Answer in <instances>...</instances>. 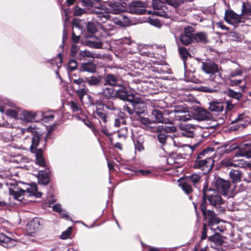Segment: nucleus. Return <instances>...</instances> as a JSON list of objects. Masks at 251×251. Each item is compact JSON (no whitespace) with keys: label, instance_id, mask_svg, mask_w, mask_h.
Instances as JSON below:
<instances>
[{"label":"nucleus","instance_id":"nucleus-57","mask_svg":"<svg viewBox=\"0 0 251 251\" xmlns=\"http://www.w3.org/2000/svg\"><path fill=\"white\" fill-rule=\"evenodd\" d=\"M71 109L73 112H78L79 111L80 108L79 105L74 101H71L70 104Z\"/></svg>","mask_w":251,"mask_h":251},{"label":"nucleus","instance_id":"nucleus-16","mask_svg":"<svg viewBox=\"0 0 251 251\" xmlns=\"http://www.w3.org/2000/svg\"><path fill=\"white\" fill-rule=\"evenodd\" d=\"M139 121L143 125L146 126L147 129L151 132H159L160 130L163 129L162 127L160 126H151V125L152 124V121L148 118L143 117H139Z\"/></svg>","mask_w":251,"mask_h":251},{"label":"nucleus","instance_id":"nucleus-56","mask_svg":"<svg viewBox=\"0 0 251 251\" xmlns=\"http://www.w3.org/2000/svg\"><path fill=\"white\" fill-rule=\"evenodd\" d=\"M207 228L206 227V225L205 224H203L202 229L201 231V240H203L207 238Z\"/></svg>","mask_w":251,"mask_h":251},{"label":"nucleus","instance_id":"nucleus-21","mask_svg":"<svg viewBox=\"0 0 251 251\" xmlns=\"http://www.w3.org/2000/svg\"><path fill=\"white\" fill-rule=\"evenodd\" d=\"M205 219H208V222L209 226H213L218 224L220 222V219L217 216L215 212L210 210H207V214L203 216Z\"/></svg>","mask_w":251,"mask_h":251},{"label":"nucleus","instance_id":"nucleus-36","mask_svg":"<svg viewBox=\"0 0 251 251\" xmlns=\"http://www.w3.org/2000/svg\"><path fill=\"white\" fill-rule=\"evenodd\" d=\"M179 186L181 189L187 194L192 192V188L188 183V181H182L179 183Z\"/></svg>","mask_w":251,"mask_h":251},{"label":"nucleus","instance_id":"nucleus-23","mask_svg":"<svg viewBox=\"0 0 251 251\" xmlns=\"http://www.w3.org/2000/svg\"><path fill=\"white\" fill-rule=\"evenodd\" d=\"M242 172L239 169H231L229 172V176L233 183L239 182L242 178Z\"/></svg>","mask_w":251,"mask_h":251},{"label":"nucleus","instance_id":"nucleus-1","mask_svg":"<svg viewBox=\"0 0 251 251\" xmlns=\"http://www.w3.org/2000/svg\"><path fill=\"white\" fill-rule=\"evenodd\" d=\"M111 97L131 102L134 112L137 114H142L146 110V105L143 100L140 98H135L132 93L126 91L123 81L119 75H111Z\"/></svg>","mask_w":251,"mask_h":251},{"label":"nucleus","instance_id":"nucleus-4","mask_svg":"<svg viewBox=\"0 0 251 251\" xmlns=\"http://www.w3.org/2000/svg\"><path fill=\"white\" fill-rule=\"evenodd\" d=\"M209 151V149H205L201 152L198 154L194 165L195 168L201 170L203 174L209 172L214 165V160L211 156H207L205 158H202V157L207 154Z\"/></svg>","mask_w":251,"mask_h":251},{"label":"nucleus","instance_id":"nucleus-55","mask_svg":"<svg viewBox=\"0 0 251 251\" xmlns=\"http://www.w3.org/2000/svg\"><path fill=\"white\" fill-rule=\"evenodd\" d=\"M242 73L243 72L241 69H237L230 72L229 77L230 78H232L236 76H239L241 75Z\"/></svg>","mask_w":251,"mask_h":251},{"label":"nucleus","instance_id":"nucleus-9","mask_svg":"<svg viewBox=\"0 0 251 251\" xmlns=\"http://www.w3.org/2000/svg\"><path fill=\"white\" fill-rule=\"evenodd\" d=\"M144 3L141 1H135L130 2L128 5V10L129 13L136 14H144L146 10L144 8Z\"/></svg>","mask_w":251,"mask_h":251},{"label":"nucleus","instance_id":"nucleus-5","mask_svg":"<svg viewBox=\"0 0 251 251\" xmlns=\"http://www.w3.org/2000/svg\"><path fill=\"white\" fill-rule=\"evenodd\" d=\"M203 198L206 199L209 204L215 208H219L223 204V200L221 195L214 189L208 188L207 182H205L203 186Z\"/></svg>","mask_w":251,"mask_h":251},{"label":"nucleus","instance_id":"nucleus-47","mask_svg":"<svg viewBox=\"0 0 251 251\" xmlns=\"http://www.w3.org/2000/svg\"><path fill=\"white\" fill-rule=\"evenodd\" d=\"M157 137L159 142L162 144H164L167 140H168L170 138L171 139V137L162 133H158Z\"/></svg>","mask_w":251,"mask_h":251},{"label":"nucleus","instance_id":"nucleus-42","mask_svg":"<svg viewBox=\"0 0 251 251\" xmlns=\"http://www.w3.org/2000/svg\"><path fill=\"white\" fill-rule=\"evenodd\" d=\"M242 179L247 182H251V170H245L242 173Z\"/></svg>","mask_w":251,"mask_h":251},{"label":"nucleus","instance_id":"nucleus-20","mask_svg":"<svg viewBox=\"0 0 251 251\" xmlns=\"http://www.w3.org/2000/svg\"><path fill=\"white\" fill-rule=\"evenodd\" d=\"M224 103L221 101H212L209 102V109L210 111L218 114L223 111Z\"/></svg>","mask_w":251,"mask_h":251},{"label":"nucleus","instance_id":"nucleus-15","mask_svg":"<svg viewBox=\"0 0 251 251\" xmlns=\"http://www.w3.org/2000/svg\"><path fill=\"white\" fill-rule=\"evenodd\" d=\"M210 116L209 112L202 108H197L193 113L194 119L199 121L206 120Z\"/></svg>","mask_w":251,"mask_h":251},{"label":"nucleus","instance_id":"nucleus-14","mask_svg":"<svg viewBox=\"0 0 251 251\" xmlns=\"http://www.w3.org/2000/svg\"><path fill=\"white\" fill-rule=\"evenodd\" d=\"M165 110H161L156 108L152 111V118L154 120L155 122L165 124L170 123V120L164 117V116H167L164 114V111Z\"/></svg>","mask_w":251,"mask_h":251},{"label":"nucleus","instance_id":"nucleus-8","mask_svg":"<svg viewBox=\"0 0 251 251\" xmlns=\"http://www.w3.org/2000/svg\"><path fill=\"white\" fill-rule=\"evenodd\" d=\"M215 186L223 195H226L229 191L230 183L228 180L217 177L215 182Z\"/></svg>","mask_w":251,"mask_h":251},{"label":"nucleus","instance_id":"nucleus-61","mask_svg":"<svg viewBox=\"0 0 251 251\" xmlns=\"http://www.w3.org/2000/svg\"><path fill=\"white\" fill-rule=\"evenodd\" d=\"M97 113L98 115L100 118L101 121L104 123H105L106 122L105 114L100 111H99V110H98L97 111Z\"/></svg>","mask_w":251,"mask_h":251},{"label":"nucleus","instance_id":"nucleus-24","mask_svg":"<svg viewBox=\"0 0 251 251\" xmlns=\"http://www.w3.org/2000/svg\"><path fill=\"white\" fill-rule=\"evenodd\" d=\"M36 114L33 112L24 111L21 119L26 122L31 123L35 121Z\"/></svg>","mask_w":251,"mask_h":251},{"label":"nucleus","instance_id":"nucleus-6","mask_svg":"<svg viewBox=\"0 0 251 251\" xmlns=\"http://www.w3.org/2000/svg\"><path fill=\"white\" fill-rule=\"evenodd\" d=\"M186 107L182 105H176L173 109H167L164 111V114L169 115V118L172 120L178 121L179 117L182 116L185 113Z\"/></svg>","mask_w":251,"mask_h":251},{"label":"nucleus","instance_id":"nucleus-48","mask_svg":"<svg viewBox=\"0 0 251 251\" xmlns=\"http://www.w3.org/2000/svg\"><path fill=\"white\" fill-rule=\"evenodd\" d=\"M80 59L85 57H88L90 58H95L94 54L91 52L87 50L81 51L79 52Z\"/></svg>","mask_w":251,"mask_h":251},{"label":"nucleus","instance_id":"nucleus-30","mask_svg":"<svg viewBox=\"0 0 251 251\" xmlns=\"http://www.w3.org/2000/svg\"><path fill=\"white\" fill-rule=\"evenodd\" d=\"M201 177V176L200 175L194 173L187 176V181L192 183L194 185L197 186V185L199 184Z\"/></svg>","mask_w":251,"mask_h":251},{"label":"nucleus","instance_id":"nucleus-3","mask_svg":"<svg viewBox=\"0 0 251 251\" xmlns=\"http://www.w3.org/2000/svg\"><path fill=\"white\" fill-rule=\"evenodd\" d=\"M100 0H86V4L88 7L94 8V12L97 15L100 21L105 23L110 18V3L105 4L100 3Z\"/></svg>","mask_w":251,"mask_h":251},{"label":"nucleus","instance_id":"nucleus-22","mask_svg":"<svg viewBox=\"0 0 251 251\" xmlns=\"http://www.w3.org/2000/svg\"><path fill=\"white\" fill-rule=\"evenodd\" d=\"M247 148H240L235 153L236 156H243L247 158H251V145L245 144Z\"/></svg>","mask_w":251,"mask_h":251},{"label":"nucleus","instance_id":"nucleus-54","mask_svg":"<svg viewBox=\"0 0 251 251\" xmlns=\"http://www.w3.org/2000/svg\"><path fill=\"white\" fill-rule=\"evenodd\" d=\"M89 46L91 47L99 49L102 47V43L100 42L89 41Z\"/></svg>","mask_w":251,"mask_h":251},{"label":"nucleus","instance_id":"nucleus-62","mask_svg":"<svg viewBox=\"0 0 251 251\" xmlns=\"http://www.w3.org/2000/svg\"><path fill=\"white\" fill-rule=\"evenodd\" d=\"M7 114L8 115L10 116L11 117L14 118H17L18 116L17 112L12 109H9L7 111Z\"/></svg>","mask_w":251,"mask_h":251},{"label":"nucleus","instance_id":"nucleus-11","mask_svg":"<svg viewBox=\"0 0 251 251\" xmlns=\"http://www.w3.org/2000/svg\"><path fill=\"white\" fill-rule=\"evenodd\" d=\"M201 63V69L206 74L214 75L219 71L218 65L211 60H207Z\"/></svg>","mask_w":251,"mask_h":251},{"label":"nucleus","instance_id":"nucleus-46","mask_svg":"<svg viewBox=\"0 0 251 251\" xmlns=\"http://www.w3.org/2000/svg\"><path fill=\"white\" fill-rule=\"evenodd\" d=\"M233 167L243 168L246 165L244 159H233Z\"/></svg>","mask_w":251,"mask_h":251},{"label":"nucleus","instance_id":"nucleus-29","mask_svg":"<svg viewBox=\"0 0 251 251\" xmlns=\"http://www.w3.org/2000/svg\"><path fill=\"white\" fill-rule=\"evenodd\" d=\"M194 40L197 42L206 43L207 42V36L205 33L201 32L193 34Z\"/></svg>","mask_w":251,"mask_h":251},{"label":"nucleus","instance_id":"nucleus-51","mask_svg":"<svg viewBox=\"0 0 251 251\" xmlns=\"http://www.w3.org/2000/svg\"><path fill=\"white\" fill-rule=\"evenodd\" d=\"M77 63L74 60H70L68 63V68L70 71H73L76 69Z\"/></svg>","mask_w":251,"mask_h":251},{"label":"nucleus","instance_id":"nucleus-58","mask_svg":"<svg viewBox=\"0 0 251 251\" xmlns=\"http://www.w3.org/2000/svg\"><path fill=\"white\" fill-rule=\"evenodd\" d=\"M160 127H162L163 129L161 130H160L159 131H162L163 130H165L166 131H170V132H174L176 130V128L174 126H160Z\"/></svg>","mask_w":251,"mask_h":251},{"label":"nucleus","instance_id":"nucleus-41","mask_svg":"<svg viewBox=\"0 0 251 251\" xmlns=\"http://www.w3.org/2000/svg\"><path fill=\"white\" fill-rule=\"evenodd\" d=\"M179 118L180 119H179L178 121L186 122L191 120L192 119L193 117L190 114L189 111L186 107V110H185V113H184V114H183L182 116H180V117L179 116Z\"/></svg>","mask_w":251,"mask_h":251},{"label":"nucleus","instance_id":"nucleus-38","mask_svg":"<svg viewBox=\"0 0 251 251\" xmlns=\"http://www.w3.org/2000/svg\"><path fill=\"white\" fill-rule=\"evenodd\" d=\"M99 93L103 97V100L109 101L110 100V88L108 86L102 88L101 91Z\"/></svg>","mask_w":251,"mask_h":251},{"label":"nucleus","instance_id":"nucleus-59","mask_svg":"<svg viewBox=\"0 0 251 251\" xmlns=\"http://www.w3.org/2000/svg\"><path fill=\"white\" fill-rule=\"evenodd\" d=\"M78 50V47L76 45H73L71 50V54L72 57H75Z\"/></svg>","mask_w":251,"mask_h":251},{"label":"nucleus","instance_id":"nucleus-50","mask_svg":"<svg viewBox=\"0 0 251 251\" xmlns=\"http://www.w3.org/2000/svg\"><path fill=\"white\" fill-rule=\"evenodd\" d=\"M73 83L78 85V88L86 86V81L82 77H81L80 78H78L77 79H75Z\"/></svg>","mask_w":251,"mask_h":251},{"label":"nucleus","instance_id":"nucleus-49","mask_svg":"<svg viewBox=\"0 0 251 251\" xmlns=\"http://www.w3.org/2000/svg\"><path fill=\"white\" fill-rule=\"evenodd\" d=\"M167 161L168 164L174 166L175 167L177 166V165L179 164L177 160L175 159L173 155L169 156L167 158Z\"/></svg>","mask_w":251,"mask_h":251},{"label":"nucleus","instance_id":"nucleus-32","mask_svg":"<svg viewBox=\"0 0 251 251\" xmlns=\"http://www.w3.org/2000/svg\"><path fill=\"white\" fill-rule=\"evenodd\" d=\"M178 51L179 55L184 62V64L185 65V60L188 57L191 56V54L186 48L183 47H178Z\"/></svg>","mask_w":251,"mask_h":251},{"label":"nucleus","instance_id":"nucleus-52","mask_svg":"<svg viewBox=\"0 0 251 251\" xmlns=\"http://www.w3.org/2000/svg\"><path fill=\"white\" fill-rule=\"evenodd\" d=\"M155 105L157 108H160V110H165L164 108L167 107V104L163 100H158L155 102Z\"/></svg>","mask_w":251,"mask_h":251},{"label":"nucleus","instance_id":"nucleus-53","mask_svg":"<svg viewBox=\"0 0 251 251\" xmlns=\"http://www.w3.org/2000/svg\"><path fill=\"white\" fill-rule=\"evenodd\" d=\"M207 199H204L203 198V201L200 205L201 209L203 216H205L207 212V210H206V202L205 201Z\"/></svg>","mask_w":251,"mask_h":251},{"label":"nucleus","instance_id":"nucleus-25","mask_svg":"<svg viewBox=\"0 0 251 251\" xmlns=\"http://www.w3.org/2000/svg\"><path fill=\"white\" fill-rule=\"evenodd\" d=\"M208 240L216 246L222 245L223 243V240L219 233H215L213 235L209 236Z\"/></svg>","mask_w":251,"mask_h":251},{"label":"nucleus","instance_id":"nucleus-45","mask_svg":"<svg viewBox=\"0 0 251 251\" xmlns=\"http://www.w3.org/2000/svg\"><path fill=\"white\" fill-rule=\"evenodd\" d=\"M73 227L72 226L69 227L65 231H63L61 235V238L62 239H67L69 238L72 233Z\"/></svg>","mask_w":251,"mask_h":251},{"label":"nucleus","instance_id":"nucleus-2","mask_svg":"<svg viewBox=\"0 0 251 251\" xmlns=\"http://www.w3.org/2000/svg\"><path fill=\"white\" fill-rule=\"evenodd\" d=\"M126 4L120 0L113 1L111 2V22L119 26H124L126 25L128 19L123 15L120 14L126 9Z\"/></svg>","mask_w":251,"mask_h":251},{"label":"nucleus","instance_id":"nucleus-60","mask_svg":"<svg viewBox=\"0 0 251 251\" xmlns=\"http://www.w3.org/2000/svg\"><path fill=\"white\" fill-rule=\"evenodd\" d=\"M69 77L71 81L73 82L75 79H77L80 78L79 75L75 73H71L69 74Z\"/></svg>","mask_w":251,"mask_h":251},{"label":"nucleus","instance_id":"nucleus-63","mask_svg":"<svg viewBox=\"0 0 251 251\" xmlns=\"http://www.w3.org/2000/svg\"><path fill=\"white\" fill-rule=\"evenodd\" d=\"M201 90L202 92H209V93H213L214 92H215V90L213 88H210L209 87L207 86H203L201 88Z\"/></svg>","mask_w":251,"mask_h":251},{"label":"nucleus","instance_id":"nucleus-37","mask_svg":"<svg viewBox=\"0 0 251 251\" xmlns=\"http://www.w3.org/2000/svg\"><path fill=\"white\" fill-rule=\"evenodd\" d=\"M102 77L101 76H99L98 77L91 76L87 78V82L90 85H95L100 82H102Z\"/></svg>","mask_w":251,"mask_h":251},{"label":"nucleus","instance_id":"nucleus-17","mask_svg":"<svg viewBox=\"0 0 251 251\" xmlns=\"http://www.w3.org/2000/svg\"><path fill=\"white\" fill-rule=\"evenodd\" d=\"M196 128L194 125L184 124L180 126V129L182 131L181 134L187 137H193L194 131Z\"/></svg>","mask_w":251,"mask_h":251},{"label":"nucleus","instance_id":"nucleus-34","mask_svg":"<svg viewBox=\"0 0 251 251\" xmlns=\"http://www.w3.org/2000/svg\"><path fill=\"white\" fill-rule=\"evenodd\" d=\"M88 92V89L87 86L78 88L76 90V93L81 101H82L84 96L87 95Z\"/></svg>","mask_w":251,"mask_h":251},{"label":"nucleus","instance_id":"nucleus-39","mask_svg":"<svg viewBox=\"0 0 251 251\" xmlns=\"http://www.w3.org/2000/svg\"><path fill=\"white\" fill-rule=\"evenodd\" d=\"M227 95L230 98H234L237 100H240L242 95L241 93L235 92L231 89H228L227 91Z\"/></svg>","mask_w":251,"mask_h":251},{"label":"nucleus","instance_id":"nucleus-28","mask_svg":"<svg viewBox=\"0 0 251 251\" xmlns=\"http://www.w3.org/2000/svg\"><path fill=\"white\" fill-rule=\"evenodd\" d=\"M81 70L83 72L95 73L96 71V66L93 63L87 62L82 64L81 66Z\"/></svg>","mask_w":251,"mask_h":251},{"label":"nucleus","instance_id":"nucleus-27","mask_svg":"<svg viewBox=\"0 0 251 251\" xmlns=\"http://www.w3.org/2000/svg\"><path fill=\"white\" fill-rule=\"evenodd\" d=\"M135 149L139 151L144 150L143 146L144 138L142 136H139L133 139Z\"/></svg>","mask_w":251,"mask_h":251},{"label":"nucleus","instance_id":"nucleus-18","mask_svg":"<svg viewBox=\"0 0 251 251\" xmlns=\"http://www.w3.org/2000/svg\"><path fill=\"white\" fill-rule=\"evenodd\" d=\"M16 240L3 233H0V245L7 248H11L16 244Z\"/></svg>","mask_w":251,"mask_h":251},{"label":"nucleus","instance_id":"nucleus-10","mask_svg":"<svg viewBox=\"0 0 251 251\" xmlns=\"http://www.w3.org/2000/svg\"><path fill=\"white\" fill-rule=\"evenodd\" d=\"M43 226V220L40 218L36 217L28 222L27 224V229L31 233H35Z\"/></svg>","mask_w":251,"mask_h":251},{"label":"nucleus","instance_id":"nucleus-12","mask_svg":"<svg viewBox=\"0 0 251 251\" xmlns=\"http://www.w3.org/2000/svg\"><path fill=\"white\" fill-rule=\"evenodd\" d=\"M224 19L226 22L231 25L237 24L242 22L241 16L232 10H226Z\"/></svg>","mask_w":251,"mask_h":251},{"label":"nucleus","instance_id":"nucleus-19","mask_svg":"<svg viewBox=\"0 0 251 251\" xmlns=\"http://www.w3.org/2000/svg\"><path fill=\"white\" fill-rule=\"evenodd\" d=\"M9 194L13 196L15 200L22 201L23 199V196L25 195L26 191L18 187H14L13 188H9Z\"/></svg>","mask_w":251,"mask_h":251},{"label":"nucleus","instance_id":"nucleus-33","mask_svg":"<svg viewBox=\"0 0 251 251\" xmlns=\"http://www.w3.org/2000/svg\"><path fill=\"white\" fill-rule=\"evenodd\" d=\"M50 181V178L47 174H44L42 171L38 174V182L40 184L47 185Z\"/></svg>","mask_w":251,"mask_h":251},{"label":"nucleus","instance_id":"nucleus-44","mask_svg":"<svg viewBox=\"0 0 251 251\" xmlns=\"http://www.w3.org/2000/svg\"><path fill=\"white\" fill-rule=\"evenodd\" d=\"M87 29L88 32L94 33L97 31V27L96 25L92 22H89L87 24Z\"/></svg>","mask_w":251,"mask_h":251},{"label":"nucleus","instance_id":"nucleus-31","mask_svg":"<svg viewBox=\"0 0 251 251\" xmlns=\"http://www.w3.org/2000/svg\"><path fill=\"white\" fill-rule=\"evenodd\" d=\"M35 152L36 154V163L41 167H45L46 162L42 156V150H37Z\"/></svg>","mask_w":251,"mask_h":251},{"label":"nucleus","instance_id":"nucleus-35","mask_svg":"<svg viewBox=\"0 0 251 251\" xmlns=\"http://www.w3.org/2000/svg\"><path fill=\"white\" fill-rule=\"evenodd\" d=\"M241 14L244 16H251V5L249 3L243 2Z\"/></svg>","mask_w":251,"mask_h":251},{"label":"nucleus","instance_id":"nucleus-43","mask_svg":"<svg viewBox=\"0 0 251 251\" xmlns=\"http://www.w3.org/2000/svg\"><path fill=\"white\" fill-rule=\"evenodd\" d=\"M128 104L124 105V110L125 111L127 112L129 115H132L134 112V109L133 105L131 104V102H128Z\"/></svg>","mask_w":251,"mask_h":251},{"label":"nucleus","instance_id":"nucleus-7","mask_svg":"<svg viewBox=\"0 0 251 251\" xmlns=\"http://www.w3.org/2000/svg\"><path fill=\"white\" fill-rule=\"evenodd\" d=\"M194 28L191 26H187L184 29V32L179 37L181 43L184 45H188L194 41L193 33Z\"/></svg>","mask_w":251,"mask_h":251},{"label":"nucleus","instance_id":"nucleus-40","mask_svg":"<svg viewBox=\"0 0 251 251\" xmlns=\"http://www.w3.org/2000/svg\"><path fill=\"white\" fill-rule=\"evenodd\" d=\"M117 135L119 138L126 139L127 136V128L126 127L121 128L117 131Z\"/></svg>","mask_w":251,"mask_h":251},{"label":"nucleus","instance_id":"nucleus-64","mask_svg":"<svg viewBox=\"0 0 251 251\" xmlns=\"http://www.w3.org/2000/svg\"><path fill=\"white\" fill-rule=\"evenodd\" d=\"M84 13V10L79 7H76L74 11V14L76 16H80Z\"/></svg>","mask_w":251,"mask_h":251},{"label":"nucleus","instance_id":"nucleus-13","mask_svg":"<svg viewBox=\"0 0 251 251\" xmlns=\"http://www.w3.org/2000/svg\"><path fill=\"white\" fill-rule=\"evenodd\" d=\"M24 131H27L31 134V136H32V144L30 146V150L32 152H35L36 150V147L38 146L39 141H40V135L39 133L34 130H33V129L29 127L26 129H22V131L24 132Z\"/></svg>","mask_w":251,"mask_h":251},{"label":"nucleus","instance_id":"nucleus-26","mask_svg":"<svg viewBox=\"0 0 251 251\" xmlns=\"http://www.w3.org/2000/svg\"><path fill=\"white\" fill-rule=\"evenodd\" d=\"M28 193V196H34L37 198L41 197L42 193L38 192V188L35 184H33L25 190Z\"/></svg>","mask_w":251,"mask_h":251}]
</instances>
